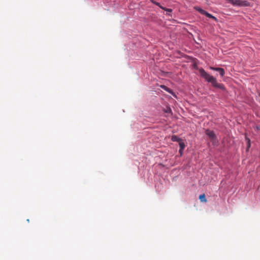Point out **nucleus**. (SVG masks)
Returning a JSON list of instances; mask_svg holds the SVG:
<instances>
[{
  "label": "nucleus",
  "mask_w": 260,
  "mask_h": 260,
  "mask_svg": "<svg viewBox=\"0 0 260 260\" xmlns=\"http://www.w3.org/2000/svg\"><path fill=\"white\" fill-rule=\"evenodd\" d=\"M198 11L202 14H206V11L202 9H199Z\"/></svg>",
  "instance_id": "f8f14e48"
},
{
  "label": "nucleus",
  "mask_w": 260,
  "mask_h": 260,
  "mask_svg": "<svg viewBox=\"0 0 260 260\" xmlns=\"http://www.w3.org/2000/svg\"><path fill=\"white\" fill-rule=\"evenodd\" d=\"M205 15L209 18H213L215 20H216V18L214 16H213L212 15H211V14H209V13H208L207 12L206 13Z\"/></svg>",
  "instance_id": "9d476101"
},
{
  "label": "nucleus",
  "mask_w": 260,
  "mask_h": 260,
  "mask_svg": "<svg viewBox=\"0 0 260 260\" xmlns=\"http://www.w3.org/2000/svg\"><path fill=\"white\" fill-rule=\"evenodd\" d=\"M199 73L202 77L204 78L207 82L211 83L212 84L216 79L215 78L209 75L203 69H200Z\"/></svg>",
  "instance_id": "f257e3e1"
},
{
  "label": "nucleus",
  "mask_w": 260,
  "mask_h": 260,
  "mask_svg": "<svg viewBox=\"0 0 260 260\" xmlns=\"http://www.w3.org/2000/svg\"><path fill=\"white\" fill-rule=\"evenodd\" d=\"M226 1L234 6L246 7L249 6V3L247 1L242 0H226Z\"/></svg>",
  "instance_id": "f03ea898"
},
{
  "label": "nucleus",
  "mask_w": 260,
  "mask_h": 260,
  "mask_svg": "<svg viewBox=\"0 0 260 260\" xmlns=\"http://www.w3.org/2000/svg\"><path fill=\"white\" fill-rule=\"evenodd\" d=\"M164 10L169 12H171L172 11V9H167V8H165Z\"/></svg>",
  "instance_id": "ddd939ff"
},
{
  "label": "nucleus",
  "mask_w": 260,
  "mask_h": 260,
  "mask_svg": "<svg viewBox=\"0 0 260 260\" xmlns=\"http://www.w3.org/2000/svg\"><path fill=\"white\" fill-rule=\"evenodd\" d=\"M150 1H151V2H152L153 4H154V3H155V1H153V0H150Z\"/></svg>",
  "instance_id": "2eb2a0df"
},
{
  "label": "nucleus",
  "mask_w": 260,
  "mask_h": 260,
  "mask_svg": "<svg viewBox=\"0 0 260 260\" xmlns=\"http://www.w3.org/2000/svg\"><path fill=\"white\" fill-rule=\"evenodd\" d=\"M168 111H171V109H169L168 110Z\"/></svg>",
  "instance_id": "dca6fc26"
},
{
  "label": "nucleus",
  "mask_w": 260,
  "mask_h": 260,
  "mask_svg": "<svg viewBox=\"0 0 260 260\" xmlns=\"http://www.w3.org/2000/svg\"><path fill=\"white\" fill-rule=\"evenodd\" d=\"M210 69L213 71L218 72L219 75L221 77H223L224 75L225 72L223 69L221 68H215V67H210Z\"/></svg>",
  "instance_id": "20e7f679"
},
{
  "label": "nucleus",
  "mask_w": 260,
  "mask_h": 260,
  "mask_svg": "<svg viewBox=\"0 0 260 260\" xmlns=\"http://www.w3.org/2000/svg\"><path fill=\"white\" fill-rule=\"evenodd\" d=\"M154 4L158 6L161 9H165V8L162 7L161 6H160V4L159 3H157V2H155V3H154Z\"/></svg>",
  "instance_id": "9b49d317"
},
{
  "label": "nucleus",
  "mask_w": 260,
  "mask_h": 260,
  "mask_svg": "<svg viewBox=\"0 0 260 260\" xmlns=\"http://www.w3.org/2000/svg\"><path fill=\"white\" fill-rule=\"evenodd\" d=\"M214 87L218 88L221 89H224V87L223 84H219L217 83L216 79L213 82V83L212 84Z\"/></svg>",
  "instance_id": "39448f33"
},
{
  "label": "nucleus",
  "mask_w": 260,
  "mask_h": 260,
  "mask_svg": "<svg viewBox=\"0 0 260 260\" xmlns=\"http://www.w3.org/2000/svg\"><path fill=\"white\" fill-rule=\"evenodd\" d=\"M172 140L174 142H180L181 139L176 136H173L172 137Z\"/></svg>",
  "instance_id": "0eeeda50"
},
{
  "label": "nucleus",
  "mask_w": 260,
  "mask_h": 260,
  "mask_svg": "<svg viewBox=\"0 0 260 260\" xmlns=\"http://www.w3.org/2000/svg\"><path fill=\"white\" fill-rule=\"evenodd\" d=\"M205 133L209 137L213 143L216 142V136L213 131L207 129L205 132Z\"/></svg>",
  "instance_id": "7ed1b4c3"
},
{
  "label": "nucleus",
  "mask_w": 260,
  "mask_h": 260,
  "mask_svg": "<svg viewBox=\"0 0 260 260\" xmlns=\"http://www.w3.org/2000/svg\"><path fill=\"white\" fill-rule=\"evenodd\" d=\"M183 150H181V148H180V149H179V153H180V154H181V155L182 154V153H183Z\"/></svg>",
  "instance_id": "4468645a"
},
{
  "label": "nucleus",
  "mask_w": 260,
  "mask_h": 260,
  "mask_svg": "<svg viewBox=\"0 0 260 260\" xmlns=\"http://www.w3.org/2000/svg\"><path fill=\"white\" fill-rule=\"evenodd\" d=\"M199 199L200 200L202 201V202H206V200L205 199V196L204 194H201L199 197Z\"/></svg>",
  "instance_id": "1a4fd4ad"
},
{
  "label": "nucleus",
  "mask_w": 260,
  "mask_h": 260,
  "mask_svg": "<svg viewBox=\"0 0 260 260\" xmlns=\"http://www.w3.org/2000/svg\"><path fill=\"white\" fill-rule=\"evenodd\" d=\"M160 87L162 89H163L165 90H166V91L168 92L169 93L173 94L172 90L171 89H170L169 88H168V87H167L166 86H165L164 85H161Z\"/></svg>",
  "instance_id": "423d86ee"
},
{
  "label": "nucleus",
  "mask_w": 260,
  "mask_h": 260,
  "mask_svg": "<svg viewBox=\"0 0 260 260\" xmlns=\"http://www.w3.org/2000/svg\"><path fill=\"white\" fill-rule=\"evenodd\" d=\"M179 142V147H180V148H181V150H184V148H185V144L183 142H182V140Z\"/></svg>",
  "instance_id": "6e6552de"
}]
</instances>
